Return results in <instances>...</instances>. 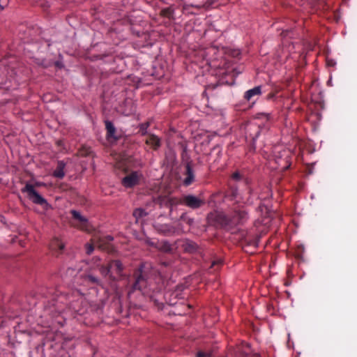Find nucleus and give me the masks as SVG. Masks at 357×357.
Segmentation results:
<instances>
[{"label":"nucleus","mask_w":357,"mask_h":357,"mask_svg":"<svg viewBox=\"0 0 357 357\" xmlns=\"http://www.w3.org/2000/svg\"><path fill=\"white\" fill-rule=\"evenodd\" d=\"M153 140L155 142V144L157 146H160V139L157 137H154L153 138Z\"/></svg>","instance_id":"obj_30"},{"label":"nucleus","mask_w":357,"mask_h":357,"mask_svg":"<svg viewBox=\"0 0 357 357\" xmlns=\"http://www.w3.org/2000/svg\"><path fill=\"white\" fill-rule=\"evenodd\" d=\"M186 172H187V177L184 179L183 183L185 185H189L195 180L194 171H193V169L192 167L191 161L188 162L186 163Z\"/></svg>","instance_id":"obj_7"},{"label":"nucleus","mask_w":357,"mask_h":357,"mask_svg":"<svg viewBox=\"0 0 357 357\" xmlns=\"http://www.w3.org/2000/svg\"><path fill=\"white\" fill-rule=\"evenodd\" d=\"M207 218L209 221L215 222L228 230H233L246 223L249 219V215L245 210L234 211L229 214L215 211L210 213Z\"/></svg>","instance_id":"obj_1"},{"label":"nucleus","mask_w":357,"mask_h":357,"mask_svg":"<svg viewBox=\"0 0 357 357\" xmlns=\"http://www.w3.org/2000/svg\"><path fill=\"white\" fill-rule=\"evenodd\" d=\"M110 264H112V266L113 264L115 266L117 273L121 274L123 272V266L120 260L112 261Z\"/></svg>","instance_id":"obj_18"},{"label":"nucleus","mask_w":357,"mask_h":357,"mask_svg":"<svg viewBox=\"0 0 357 357\" xmlns=\"http://www.w3.org/2000/svg\"><path fill=\"white\" fill-rule=\"evenodd\" d=\"M237 357H255L254 355H252L248 352L241 351L238 353Z\"/></svg>","instance_id":"obj_24"},{"label":"nucleus","mask_w":357,"mask_h":357,"mask_svg":"<svg viewBox=\"0 0 357 357\" xmlns=\"http://www.w3.org/2000/svg\"><path fill=\"white\" fill-rule=\"evenodd\" d=\"M146 243L151 245V246H153V247H155L156 248V245L157 244H155L150 238H147L146 239Z\"/></svg>","instance_id":"obj_29"},{"label":"nucleus","mask_w":357,"mask_h":357,"mask_svg":"<svg viewBox=\"0 0 357 357\" xmlns=\"http://www.w3.org/2000/svg\"><path fill=\"white\" fill-rule=\"evenodd\" d=\"M206 6V4H205V3H203V4H202V5H197V6H196V7H201V6Z\"/></svg>","instance_id":"obj_34"},{"label":"nucleus","mask_w":357,"mask_h":357,"mask_svg":"<svg viewBox=\"0 0 357 357\" xmlns=\"http://www.w3.org/2000/svg\"><path fill=\"white\" fill-rule=\"evenodd\" d=\"M222 264V260L219 259H217V260H215L212 262L211 264V267H214L216 265H220V264Z\"/></svg>","instance_id":"obj_28"},{"label":"nucleus","mask_w":357,"mask_h":357,"mask_svg":"<svg viewBox=\"0 0 357 357\" xmlns=\"http://www.w3.org/2000/svg\"><path fill=\"white\" fill-rule=\"evenodd\" d=\"M181 203L189 208L196 209L204 204V201L194 195H187L183 197Z\"/></svg>","instance_id":"obj_3"},{"label":"nucleus","mask_w":357,"mask_h":357,"mask_svg":"<svg viewBox=\"0 0 357 357\" xmlns=\"http://www.w3.org/2000/svg\"><path fill=\"white\" fill-rule=\"evenodd\" d=\"M141 176L137 172H132L122 178V184L126 188H132L138 183Z\"/></svg>","instance_id":"obj_4"},{"label":"nucleus","mask_w":357,"mask_h":357,"mask_svg":"<svg viewBox=\"0 0 357 357\" xmlns=\"http://www.w3.org/2000/svg\"><path fill=\"white\" fill-rule=\"evenodd\" d=\"M22 193H26L27 197L36 204L40 205L43 209L48 211L51 208V205L47 202L39 192L35 189L33 185L26 183L25 186L21 189Z\"/></svg>","instance_id":"obj_2"},{"label":"nucleus","mask_w":357,"mask_h":357,"mask_svg":"<svg viewBox=\"0 0 357 357\" xmlns=\"http://www.w3.org/2000/svg\"><path fill=\"white\" fill-rule=\"evenodd\" d=\"M155 303L158 305V308H160V309L162 308V306H163L162 303H159L157 302V301H155Z\"/></svg>","instance_id":"obj_32"},{"label":"nucleus","mask_w":357,"mask_h":357,"mask_svg":"<svg viewBox=\"0 0 357 357\" xmlns=\"http://www.w3.org/2000/svg\"><path fill=\"white\" fill-rule=\"evenodd\" d=\"M262 207H263V206H261H261H259V208L260 210H262Z\"/></svg>","instance_id":"obj_36"},{"label":"nucleus","mask_w":357,"mask_h":357,"mask_svg":"<svg viewBox=\"0 0 357 357\" xmlns=\"http://www.w3.org/2000/svg\"><path fill=\"white\" fill-rule=\"evenodd\" d=\"M94 250L93 245L92 244L87 243L86 244V253L88 255H91Z\"/></svg>","instance_id":"obj_23"},{"label":"nucleus","mask_w":357,"mask_h":357,"mask_svg":"<svg viewBox=\"0 0 357 357\" xmlns=\"http://www.w3.org/2000/svg\"><path fill=\"white\" fill-rule=\"evenodd\" d=\"M270 115L271 114L269 113H264V112L259 113V114H257V118L269 119Z\"/></svg>","instance_id":"obj_25"},{"label":"nucleus","mask_w":357,"mask_h":357,"mask_svg":"<svg viewBox=\"0 0 357 357\" xmlns=\"http://www.w3.org/2000/svg\"><path fill=\"white\" fill-rule=\"evenodd\" d=\"M179 220L185 222L190 226H191L194 224V219L188 217L186 213H183L181 214V215L180 216Z\"/></svg>","instance_id":"obj_19"},{"label":"nucleus","mask_w":357,"mask_h":357,"mask_svg":"<svg viewBox=\"0 0 357 357\" xmlns=\"http://www.w3.org/2000/svg\"><path fill=\"white\" fill-rule=\"evenodd\" d=\"M112 268V264L109 263V264H108L107 266H101L99 268V271L102 276L106 277L110 273Z\"/></svg>","instance_id":"obj_16"},{"label":"nucleus","mask_w":357,"mask_h":357,"mask_svg":"<svg viewBox=\"0 0 357 357\" xmlns=\"http://www.w3.org/2000/svg\"><path fill=\"white\" fill-rule=\"evenodd\" d=\"M288 166H284V167H282L281 169H287Z\"/></svg>","instance_id":"obj_35"},{"label":"nucleus","mask_w":357,"mask_h":357,"mask_svg":"<svg viewBox=\"0 0 357 357\" xmlns=\"http://www.w3.org/2000/svg\"><path fill=\"white\" fill-rule=\"evenodd\" d=\"M66 167V163L63 160H59L58 162V165L56 169L53 172V176L58 178H63L65 176L64 169Z\"/></svg>","instance_id":"obj_11"},{"label":"nucleus","mask_w":357,"mask_h":357,"mask_svg":"<svg viewBox=\"0 0 357 357\" xmlns=\"http://www.w3.org/2000/svg\"><path fill=\"white\" fill-rule=\"evenodd\" d=\"M105 124L107 130V137L108 139L112 138L114 140H116L118 137L116 136V130L113 123L109 120H106L105 121Z\"/></svg>","instance_id":"obj_9"},{"label":"nucleus","mask_w":357,"mask_h":357,"mask_svg":"<svg viewBox=\"0 0 357 357\" xmlns=\"http://www.w3.org/2000/svg\"><path fill=\"white\" fill-rule=\"evenodd\" d=\"M147 284L146 279L142 275H139L133 284L132 288L134 290H139L145 294L147 293Z\"/></svg>","instance_id":"obj_6"},{"label":"nucleus","mask_w":357,"mask_h":357,"mask_svg":"<svg viewBox=\"0 0 357 357\" xmlns=\"http://www.w3.org/2000/svg\"><path fill=\"white\" fill-rule=\"evenodd\" d=\"M248 131H253L254 133H247L246 137L252 140L253 146L255 144V142L259 135L260 130L259 127L256 125H252L248 128Z\"/></svg>","instance_id":"obj_8"},{"label":"nucleus","mask_w":357,"mask_h":357,"mask_svg":"<svg viewBox=\"0 0 357 357\" xmlns=\"http://www.w3.org/2000/svg\"><path fill=\"white\" fill-rule=\"evenodd\" d=\"M261 93V86H257L251 89L248 90L245 93V98L248 100H250L253 96L257 95H260Z\"/></svg>","instance_id":"obj_13"},{"label":"nucleus","mask_w":357,"mask_h":357,"mask_svg":"<svg viewBox=\"0 0 357 357\" xmlns=\"http://www.w3.org/2000/svg\"><path fill=\"white\" fill-rule=\"evenodd\" d=\"M196 356H197V357H210V354H208V353H205V352H202V351H199V352L196 354Z\"/></svg>","instance_id":"obj_26"},{"label":"nucleus","mask_w":357,"mask_h":357,"mask_svg":"<svg viewBox=\"0 0 357 357\" xmlns=\"http://www.w3.org/2000/svg\"><path fill=\"white\" fill-rule=\"evenodd\" d=\"M105 239L108 241H112L114 240V238L110 235H107L105 236Z\"/></svg>","instance_id":"obj_31"},{"label":"nucleus","mask_w":357,"mask_h":357,"mask_svg":"<svg viewBox=\"0 0 357 357\" xmlns=\"http://www.w3.org/2000/svg\"><path fill=\"white\" fill-rule=\"evenodd\" d=\"M213 151H216V154L218 155L217 158L214 160V162L218 163L222 155V149L220 147H215Z\"/></svg>","instance_id":"obj_22"},{"label":"nucleus","mask_w":357,"mask_h":357,"mask_svg":"<svg viewBox=\"0 0 357 357\" xmlns=\"http://www.w3.org/2000/svg\"><path fill=\"white\" fill-rule=\"evenodd\" d=\"M182 248L185 252L192 253L196 251L197 245L194 241L186 239L182 245Z\"/></svg>","instance_id":"obj_12"},{"label":"nucleus","mask_w":357,"mask_h":357,"mask_svg":"<svg viewBox=\"0 0 357 357\" xmlns=\"http://www.w3.org/2000/svg\"><path fill=\"white\" fill-rule=\"evenodd\" d=\"M146 213L142 208H137L133 212V215L137 218L146 215Z\"/></svg>","instance_id":"obj_20"},{"label":"nucleus","mask_w":357,"mask_h":357,"mask_svg":"<svg viewBox=\"0 0 357 357\" xmlns=\"http://www.w3.org/2000/svg\"><path fill=\"white\" fill-rule=\"evenodd\" d=\"M59 247L60 250H63L64 248V245L63 243H59Z\"/></svg>","instance_id":"obj_33"},{"label":"nucleus","mask_w":357,"mask_h":357,"mask_svg":"<svg viewBox=\"0 0 357 357\" xmlns=\"http://www.w3.org/2000/svg\"><path fill=\"white\" fill-rule=\"evenodd\" d=\"M71 214H72L73 218L79 220L81 222H88V219L86 217L83 216L81 214V213L78 211L72 210Z\"/></svg>","instance_id":"obj_15"},{"label":"nucleus","mask_w":357,"mask_h":357,"mask_svg":"<svg viewBox=\"0 0 357 357\" xmlns=\"http://www.w3.org/2000/svg\"><path fill=\"white\" fill-rule=\"evenodd\" d=\"M156 248L165 253H171L173 250L172 244L166 240L158 242Z\"/></svg>","instance_id":"obj_10"},{"label":"nucleus","mask_w":357,"mask_h":357,"mask_svg":"<svg viewBox=\"0 0 357 357\" xmlns=\"http://www.w3.org/2000/svg\"><path fill=\"white\" fill-rule=\"evenodd\" d=\"M149 122H145V123H143L142 124H140L139 126V129L142 132V134L143 135H146L147 133V129L149 127Z\"/></svg>","instance_id":"obj_21"},{"label":"nucleus","mask_w":357,"mask_h":357,"mask_svg":"<svg viewBox=\"0 0 357 357\" xmlns=\"http://www.w3.org/2000/svg\"><path fill=\"white\" fill-rule=\"evenodd\" d=\"M232 178L236 181H240L241 176L239 172H236L232 174Z\"/></svg>","instance_id":"obj_27"},{"label":"nucleus","mask_w":357,"mask_h":357,"mask_svg":"<svg viewBox=\"0 0 357 357\" xmlns=\"http://www.w3.org/2000/svg\"><path fill=\"white\" fill-rule=\"evenodd\" d=\"M86 278L93 284H97L99 286L102 285V282H101L100 280L92 274H89V275H86Z\"/></svg>","instance_id":"obj_17"},{"label":"nucleus","mask_w":357,"mask_h":357,"mask_svg":"<svg viewBox=\"0 0 357 357\" xmlns=\"http://www.w3.org/2000/svg\"><path fill=\"white\" fill-rule=\"evenodd\" d=\"M160 203L161 206L169 208L170 211H172L173 206L177 205L179 202L172 196L165 195L160 197Z\"/></svg>","instance_id":"obj_5"},{"label":"nucleus","mask_w":357,"mask_h":357,"mask_svg":"<svg viewBox=\"0 0 357 357\" xmlns=\"http://www.w3.org/2000/svg\"><path fill=\"white\" fill-rule=\"evenodd\" d=\"M158 229L165 235H169L174 233V228L167 224L160 225Z\"/></svg>","instance_id":"obj_14"}]
</instances>
